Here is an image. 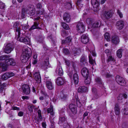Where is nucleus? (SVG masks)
<instances>
[{"instance_id": "28", "label": "nucleus", "mask_w": 128, "mask_h": 128, "mask_svg": "<svg viewBox=\"0 0 128 128\" xmlns=\"http://www.w3.org/2000/svg\"><path fill=\"white\" fill-rule=\"evenodd\" d=\"M84 84L86 85H89L90 82V78L89 76L84 77Z\"/></svg>"}, {"instance_id": "11", "label": "nucleus", "mask_w": 128, "mask_h": 128, "mask_svg": "<svg viewBox=\"0 0 128 128\" xmlns=\"http://www.w3.org/2000/svg\"><path fill=\"white\" fill-rule=\"evenodd\" d=\"M111 42L114 44H118L120 42L119 37L116 35L113 36L112 37Z\"/></svg>"}, {"instance_id": "21", "label": "nucleus", "mask_w": 128, "mask_h": 128, "mask_svg": "<svg viewBox=\"0 0 128 128\" xmlns=\"http://www.w3.org/2000/svg\"><path fill=\"white\" fill-rule=\"evenodd\" d=\"M63 18L66 22H69L70 20V14L68 13H65L63 15Z\"/></svg>"}, {"instance_id": "22", "label": "nucleus", "mask_w": 128, "mask_h": 128, "mask_svg": "<svg viewBox=\"0 0 128 128\" xmlns=\"http://www.w3.org/2000/svg\"><path fill=\"white\" fill-rule=\"evenodd\" d=\"M46 85L47 88L50 90H52L53 87L52 83L50 80H47L46 82Z\"/></svg>"}, {"instance_id": "23", "label": "nucleus", "mask_w": 128, "mask_h": 128, "mask_svg": "<svg viewBox=\"0 0 128 128\" xmlns=\"http://www.w3.org/2000/svg\"><path fill=\"white\" fill-rule=\"evenodd\" d=\"M87 90V88L84 86H80L78 89V92L83 93L86 92Z\"/></svg>"}, {"instance_id": "4", "label": "nucleus", "mask_w": 128, "mask_h": 128, "mask_svg": "<svg viewBox=\"0 0 128 128\" xmlns=\"http://www.w3.org/2000/svg\"><path fill=\"white\" fill-rule=\"evenodd\" d=\"M116 80L117 83L121 86H124L126 84V82L124 79L119 75L116 76Z\"/></svg>"}, {"instance_id": "1", "label": "nucleus", "mask_w": 128, "mask_h": 128, "mask_svg": "<svg viewBox=\"0 0 128 128\" xmlns=\"http://www.w3.org/2000/svg\"><path fill=\"white\" fill-rule=\"evenodd\" d=\"M32 51L29 48H26L23 50V52L20 57V59L22 62H26L28 59L30 58Z\"/></svg>"}, {"instance_id": "34", "label": "nucleus", "mask_w": 128, "mask_h": 128, "mask_svg": "<svg viewBox=\"0 0 128 128\" xmlns=\"http://www.w3.org/2000/svg\"><path fill=\"white\" fill-rule=\"evenodd\" d=\"M9 74L8 72L4 74L2 76V79L4 80H6L9 78Z\"/></svg>"}, {"instance_id": "33", "label": "nucleus", "mask_w": 128, "mask_h": 128, "mask_svg": "<svg viewBox=\"0 0 128 128\" xmlns=\"http://www.w3.org/2000/svg\"><path fill=\"white\" fill-rule=\"evenodd\" d=\"M65 7L68 9H69L72 7V4L70 2H67L64 4Z\"/></svg>"}, {"instance_id": "58", "label": "nucleus", "mask_w": 128, "mask_h": 128, "mask_svg": "<svg viewBox=\"0 0 128 128\" xmlns=\"http://www.w3.org/2000/svg\"><path fill=\"white\" fill-rule=\"evenodd\" d=\"M117 12L120 18H122L123 17V14L119 10H118Z\"/></svg>"}, {"instance_id": "46", "label": "nucleus", "mask_w": 128, "mask_h": 128, "mask_svg": "<svg viewBox=\"0 0 128 128\" xmlns=\"http://www.w3.org/2000/svg\"><path fill=\"white\" fill-rule=\"evenodd\" d=\"M39 10L38 11V14L40 15L43 14L44 12V9L42 8L41 9H39Z\"/></svg>"}, {"instance_id": "37", "label": "nucleus", "mask_w": 128, "mask_h": 128, "mask_svg": "<svg viewBox=\"0 0 128 128\" xmlns=\"http://www.w3.org/2000/svg\"><path fill=\"white\" fill-rule=\"evenodd\" d=\"M95 80L96 82H97L101 85L100 86H103V84H102L100 78L98 77L96 78Z\"/></svg>"}, {"instance_id": "15", "label": "nucleus", "mask_w": 128, "mask_h": 128, "mask_svg": "<svg viewBox=\"0 0 128 128\" xmlns=\"http://www.w3.org/2000/svg\"><path fill=\"white\" fill-rule=\"evenodd\" d=\"M103 16L106 19H108L112 16V14L110 11H106L103 14Z\"/></svg>"}, {"instance_id": "55", "label": "nucleus", "mask_w": 128, "mask_h": 128, "mask_svg": "<svg viewBox=\"0 0 128 128\" xmlns=\"http://www.w3.org/2000/svg\"><path fill=\"white\" fill-rule=\"evenodd\" d=\"M5 6L4 4L0 1V8L4 9Z\"/></svg>"}, {"instance_id": "18", "label": "nucleus", "mask_w": 128, "mask_h": 128, "mask_svg": "<svg viewBox=\"0 0 128 128\" xmlns=\"http://www.w3.org/2000/svg\"><path fill=\"white\" fill-rule=\"evenodd\" d=\"M56 71V73L60 76H62L63 75V71L60 64H58Z\"/></svg>"}, {"instance_id": "57", "label": "nucleus", "mask_w": 128, "mask_h": 128, "mask_svg": "<svg viewBox=\"0 0 128 128\" xmlns=\"http://www.w3.org/2000/svg\"><path fill=\"white\" fill-rule=\"evenodd\" d=\"M71 112L74 114H75L77 113V108L72 109L70 110Z\"/></svg>"}, {"instance_id": "20", "label": "nucleus", "mask_w": 128, "mask_h": 128, "mask_svg": "<svg viewBox=\"0 0 128 128\" xmlns=\"http://www.w3.org/2000/svg\"><path fill=\"white\" fill-rule=\"evenodd\" d=\"M81 72L82 74L84 77L89 76V72L87 68H83L82 69Z\"/></svg>"}, {"instance_id": "38", "label": "nucleus", "mask_w": 128, "mask_h": 128, "mask_svg": "<svg viewBox=\"0 0 128 128\" xmlns=\"http://www.w3.org/2000/svg\"><path fill=\"white\" fill-rule=\"evenodd\" d=\"M104 36L105 39L108 41L110 40V37L109 33L106 32L104 34Z\"/></svg>"}, {"instance_id": "19", "label": "nucleus", "mask_w": 128, "mask_h": 128, "mask_svg": "<svg viewBox=\"0 0 128 128\" xmlns=\"http://www.w3.org/2000/svg\"><path fill=\"white\" fill-rule=\"evenodd\" d=\"M28 11H27V14L30 16L34 15L35 12V10L33 8L30 7L28 8Z\"/></svg>"}, {"instance_id": "43", "label": "nucleus", "mask_w": 128, "mask_h": 128, "mask_svg": "<svg viewBox=\"0 0 128 128\" xmlns=\"http://www.w3.org/2000/svg\"><path fill=\"white\" fill-rule=\"evenodd\" d=\"M104 52L106 54L107 56L111 55V52L108 49H106L104 51Z\"/></svg>"}, {"instance_id": "12", "label": "nucleus", "mask_w": 128, "mask_h": 128, "mask_svg": "<svg viewBox=\"0 0 128 128\" xmlns=\"http://www.w3.org/2000/svg\"><path fill=\"white\" fill-rule=\"evenodd\" d=\"M91 3L93 7L96 8V10L98 11L99 10V2L96 0H91Z\"/></svg>"}, {"instance_id": "27", "label": "nucleus", "mask_w": 128, "mask_h": 128, "mask_svg": "<svg viewBox=\"0 0 128 128\" xmlns=\"http://www.w3.org/2000/svg\"><path fill=\"white\" fill-rule=\"evenodd\" d=\"M114 111L116 114V115H119L120 113V109L118 104H116L115 106Z\"/></svg>"}, {"instance_id": "32", "label": "nucleus", "mask_w": 128, "mask_h": 128, "mask_svg": "<svg viewBox=\"0 0 128 128\" xmlns=\"http://www.w3.org/2000/svg\"><path fill=\"white\" fill-rule=\"evenodd\" d=\"M47 112L48 114L50 113V115L53 116L54 114V112L53 111V110L52 107H50V108H48L47 110Z\"/></svg>"}, {"instance_id": "50", "label": "nucleus", "mask_w": 128, "mask_h": 128, "mask_svg": "<svg viewBox=\"0 0 128 128\" xmlns=\"http://www.w3.org/2000/svg\"><path fill=\"white\" fill-rule=\"evenodd\" d=\"M67 43H69L72 42V38L70 36H68L66 38V39Z\"/></svg>"}, {"instance_id": "39", "label": "nucleus", "mask_w": 128, "mask_h": 128, "mask_svg": "<svg viewBox=\"0 0 128 128\" xmlns=\"http://www.w3.org/2000/svg\"><path fill=\"white\" fill-rule=\"evenodd\" d=\"M28 108L30 112H33V109L34 108V106L33 104H29L28 105Z\"/></svg>"}, {"instance_id": "64", "label": "nucleus", "mask_w": 128, "mask_h": 128, "mask_svg": "<svg viewBox=\"0 0 128 128\" xmlns=\"http://www.w3.org/2000/svg\"><path fill=\"white\" fill-rule=\"evenodd\" d=\"M90 52L93 56H96V54L94 50H92Z\"/></svg>"}, {"instance_id": "24", "label": "nucleus", "mask_w": 128, "mask_h": 128, "mask_svg": "<svg viewBox=\"0 0 128 128\" xmlns=\"http://www.w3.org/2000/svg\"><path fill=\"white\" fill-rule=\"evenodd\" d=\"M38 21L34 22V25L32 26L29 29V30H34L36 28L39 29H40V28L38 27Z\"/></svg>"}, {"instance_id": "41", "label": "nucleus", "mask_w": 128, "mask_h": 128, "mask_svg": "<svg viewBox=\"0 0 128 128\" xmlns=\"http://www.w3.org/2000/svg\"><path fill=\"white\" fill-rule=\"evenodd\" d=\"M94 96L95 99H97L98 98L101 96L102 94H100L98 92H96V93L94 94Z\"/></svg>"}, {"instance_id": "40", "label": "nucleus", "mask_w": 128, "mask_h": 128, "mask_svg": "<svg viewBox=\"0 0 128 128\" xmlns=\"http://www.w3.org/2000/svg\"><path fill=\"white\" fill-rule=\"evenodd\" d=\"M80 62L83 63L84 64H85L86 63V60L85 57L83 56H82L81 57Z\"/></svg>"}, {"instance_id": "10", "label": "nucleus", "mask_w": 128, "mask_h": 128, "mask_svg": "<svg viewBox=\"0 0 128 128\" xmlns=\"http://www.w3.org/2000/svg\"><path fill=\"white\" fill-rule=\"evenodd\" d=\"M65 80L64 78L61 77H58L56 79V83L58 86H61L65 83Z\"/></svg>"}, {"instance_id": "7", "label": "nucleus", "mask_w": 128, "mask_h": 128, "mask_svg": "<svg viewBox=\"0 0 128 128\" xmlns=\"http://www.w3.org/2000/svg\"><path fill=\"white\" fill-rule=\"evenodd\" d=\"M76 30L79 32H82L85 31L84 26L82 22L78 23L76 26Z\"/></svg>"}, {"instance_id": "54", "label": "nucleus", "mask_w": 128, "mask_h": 128, "mask_svg": "<svg viewBox=\"0 0 128 128\" xmlns=\"http://www.w3.org/2000/svg\"><path fill=\"white\" fill-rule=\"evenodd\" d=\"M63 52L66 54H69L70 52L68 49L65 48L63 49Z\"/></svg>"}, {"instance_id": "6", "label": "nucleus", "mask_w": 128, "mask_h": 128, "mask_svg": "<svg viewBox=\"0 0 128 128\" xmlns=\"http://www.w3.org/2000/svg\"><path fill=\"white\" fill-rule=\"evenodd\" d=\"M64 112V110H62V113L61 111L60 112V117L59 120L58 121V124L60 126H62V124H64V123L66 122H67L66 118L64 116V114L63 116H62V114H63Z\"/></svg>"}, {"instance_id": "52", "label": "nucleus", "mask_w": 128, "mask_h": 128, "mask_svg": "<svg viewBox=\"0 0 128 128\" xmlns=\"http://www.w3.org/2000/svg\"><path fill=\"white\" fill-rule=\"evenodd\" d=\"M61 34L62 36L64 37L68 35V33L65 30H64L62 32Z\"/></svg>"}, {"instance_id": "3", "label": "nucleus", "mask_w": 128, "mask_h": 128, "mask_svg": "<svg viewBox=\"0 0 128 128\" xmlns=\"http://www.w3.org/2000/svg\"><path fill=\"white\" fill-rule=\"evenodd\" d=\"M13 28L16 32V34L18 36V37H20V26L19 22H14L13 24Z\"/></svg>"}, {"instance_id": "8", "label": "nucleus", "mask_w": 128, "mask_h": 128, "mask_svg": "<svg viewBox=\"0 0 128 128\" xmlns=\"http://www.w3.org/2000/svg\"><path fill=\"white\" fill-rule=\"evenodd\" d=\"M19 40L26 44H29L30 43V38L27 36H23L20 37L19 39Z\"/></svg>"}, {"instance_id": "42", "label": "nucleus", "mask_w": 128, "mask_h": 128, "mask_svg": "<svg viewBox=\"0 0 128 128\" xmlns=\"http://www.w3.org/2000/svg\"><path fill=\"white\" fill-rule=\"evenodd\" d=\"M69 108L70 110L72 109L77 108L76 105L75 104H71L69 105Z\"/></svg>"}, {"instance_id": "13", "label": "nucleus", "mask_w": 128, "mask_h": 128, "mask_svg": "<svg viewBox=\"0 0 128 128\" xmlns=\"http://www.w3.org/2000/svg\"><path fill=\"white\" fill-rule=\"evenodd\" d=\"M34 77L36 82L38 83H40L41 82V78L40 74L39 72H35L33 75Z\"/></svg>"}, {"instance_id": "60", "label": "nucleus", "mask_w": 128, "mask_h": 128, "mask_svg": "<svg viewBox=\"0 0 128 128\" xmlns=\"http://www.w3.org/2000/svg\"><path fill=\"white\" fill-rule=\"evenodd\" d=\"M1 86V81L0 80V92H2L3 90L4 89V86Z\"/></svg>"}, {"instance_id": "2", "label": "nucleus", "mask_w": 128, "mask_h": 128, "mask_svg": "<svg viewBox=\"0 0 128 128\" xmlns=\"http://www.w3.org/2000/svg\"><path fill=\"white\" fill-rule=\"evenodd\" d=\"M16 64V62L14 59L10 58L6 60L5 63L3 62L0 63V67L2 68L3 71H5L7 70L8 66H14Z\"/></svg>"}, {"instance_id": "9", "label": "nucleus", "mask_w": 128, "mask_h": 128, "mask_svg": "<svg viewBox=\"0 0 128 128\" xmlns=\"http://www.w3.org/2000/svg\"><path fill=\"white\" fill-rule=\"evenodd\" d=\"M22 89L23 92L26 94H29L30 92V88L27 84H23L22 87Z\"/></svg>"}, {"instance_id": "51", "label": "nucleus", "mask_w": 128, "mask_h": 128, "mask_svg": "<svg viewBox=\"0 0 128 128\" xmlns=\"http://www.w3.org/2000/svg\"><path fill=\"white\" fill-rule=\"evenodd\" d=\"M7 58V56L2 55L0 56V60H5Z\"/></svg>"}, {"instance_id": "45", "label": "nucleus", "mask_w": 128, "mask_h": 128, "mask_svg": "<svg viewBox=\"0 0 128 128\" xmlns=\"http://www.w3.org/2000/svg\"><path fill=\"white\" fill-rule=\"evenodd\" d=\"M123 114L125 115H127L128 114V108H124L123 110Z\"/></svg>"}, {"instance_id": "48", "label": "nucleus", "mask_w": 128, "mask_h": 128, "mask_svg": "<svg viewBox=\"0 0 128 128\" xmlns=\"http://www.w3.org/2000/svg\"><path fill=\"white\" fill-rule=\"evenodd\" d=\"M76 101L77 106L80 108L82 106V104L80 102L79 100L77 98H76Z\"/></svg>"}, {"instance_id": "61", "label": "nucleus", "mask_w": 128, "mask_h": 128, "mask_svg": "<svg viewBox=\"0 0 128 128\" xmlns=\"http://www.w3.org/2000/svg\"><path fill=\"white\" fill-rule=\"evenodd\" d=\"M86 22L88 24H90L92 23V21L90 18H88L86 20Z\"/></svg>"}, {"instance_id": "30", "label": "nucleus", "mask_w": 128, "mask_h": 128, "mask_svg": "<svg viewBox=\"0 0 128 128\" xmlns=\"http://www.w3.org/2000/svg\"><path fill=\"white\" fill-rule=\"evenodd\" d=\"M123 51V50L121 48L118 49L116 52V55L119 58H120L122 56V51Z\"/></svg>"}, {"instance_id": "26", "label": "nucleus", "mask_w": 128, "mask_h": 128, "mask_svg": "<svg viewBox=\"0 0 128 128\" xmlns=\"http://www.w3.org/2000/svg\"><path fill=\"white\" fill-rule=\"evenodd\" d=\"M127 98V94H120L118 96V101L119 100H122L123 98L125 99Z\"/></svg>"}, {"instance_id": "16", "label": "nucleus", "mask_w": 128, "mask_h": 128, "mask_svg": "<svg viewBox=\"0 0 128 128\" xmlns=\"http://www.w3.org/2000/svg\"><path fill=\"white\" fill-rule=\"evenodd\" d=\"M48 59L49 58L48 57L45 60L42 66V68L45 70H46L48 68L50 67L49 65Z\"/></svg>"}, {"instance_id": "17", "label": "nucleus", "mask_w": 128, "mask_h": 128, "mask_svg": "<svg viewBox=\"0 0 128 128\" xmlns=\"http://www.w3.org/2000/svg\"><path fill=\"white\" fill-rule=\"evenodd\" d=\"M116 25L118 29L121 30L124 26V22L122 20L118 21L116 23Z\"/></svg>"}, {"instance_id": "35", "label": "nucleus", "mask_w": 128, "mask_h": 128, "mask_svg": "<svg viewBox=\"0 0 128 128\" xmlns=\"http://www.w3.org/2000/svg\"><path fill=\"white\" fill-rule=\"evenodd\" d=\"M89 62L91 64L93 65H94V64H96L94 59H93L92 58V57L90 56H89Z\"/></svg>"}, {"instance_id": "29", "label": "nucleus", "mask_w": 128, "mask_h": 128, "mask_svg": "<svg viewBox=\"0 0 128 128\" xmlns=\"http://www.w3.org/2000/svg\"><path fill=\"white\" fill-rule=\"evenodd\" d=\"M107 57L106 61L108 63L110 62H114L115 61L114 58L112 57L111 55L108 56Z\"/></svg>"}, {"instance_id": "36", "label": "nucleus", "mask_w": 128, "mask_h": 128, "mask_svg": "<svg viewBox=\"0 0 128 128\" xmlns=\"http://www.w3.org/2000/svg\"><path fill=\"white\" fill-rule=\"evenodd\" d=\"M61 25L63 28L65 29L68 30L69 29L68 26L65 22H62Z\"/></svg>"}, {"instance_id": "14", "label": "nucleus", "mask_w": 128, "mask_h": 128, "mask_svg": "<svg viewBox=\"0 0 128 128\" xmlns=\"http://www.w3.org/2000/svg\"><path fill=\"white\" fill-rule=\"evenodd\" d=\"M88 36V35L87 34H84L82 36L81 40L82 43L86 44L89 42V40Z\"/></svg>"}, {"instance_id": "49", "label": "nucleus", "mask_w": 128, "mask_h": 128, "mask_svg": "<svg viewBox=\"0 0 128 128\" xmlns=\"http://www.w3.org/2000/svg\"><path fill=\"white\" fill-rule=\"evenodd\" d=\"M60 97L63 100H64L66 99L67 97V96L62 93L60 95Z\"/></svg>"}, {"instance_id": "25", "label": "nucleus", "mask_w": 128, "mask_h": 128, "mask_svg": "<svg viewBox=\"0 0 128 128\" xmlns=\"http://www.w3.org/2000/svg\"><path fill=\"white\" fill-rule=\"evenodd\" d=\"M73 79L74 83L75 84H77L78 82V74L75 73L73 75Z\"/></svg>"}, {"instance_id": "53", "label": "nucleus", "mask_w": 128, "mask_h": 128, "mask_svg": "<svg viewBox=\"0 0 128 128\" xmlns=\"http://www.w3.org/2000/svg\"><path fill=\"white\" fill-rule=\"evenodd\" d=\"M36 6L37 8L38 9H40L42 8V6L41 3H39L37 4L36 5Z\"/></svg>"}, {"instance_id": "59", "label": "nucleus", "mask_w": 128, "mask_h": 128, "mask_svg": "<svg viewBox=\"0 0 128 128\" xmlns=\"http://www.w3.org/2000/svg\"><path fill=\"white\" fill-rule=\"evenodd\" d=\"M38 119H37V121L38 122L42 121V118L41 115H38Z\"/></svg>"}, {"instance_id": "47", "label": "nucleus", "mask_w": 128, "mask_h": 128, "mask_svg": "<svg viewBox=\"0 0 128 128\" xmlns=\"http://www.w3.org/2000/svg\"><path fill=\"white\" fill-rule=\"evenodd\" d=\"M73 74V71L72 70V68H70L69 70V72L68 74L71 78H72V75Z\"/></svg>"}, {"instance_id": "44", "label": "nucleus", "mask_w": 128, "mask_h": 128, "mask_svg": "<svg viewBox=\"0 0 128 128\" xmlns=\"http://www.w3.org/2000/svg\"><path fill=\"white\" fill-rule=\"evenodd\" d=\"M64 127V128H70V126L67 122L64 123L62 126Z\"/></svg>"}, {"instance_id": "5", "label": "nucleus", "mask_w": 128, "mask_h": 128, "mask_svg": "<svg viewBox=\"0 0 128 128\" xmlns=\"http://www.w3.org/2000/svg\"><path fill=\"white\" fill-rule=\"evenodd\" d=\"M14 48L13 44L10 43L8 44L5 46L4 51L6 53L9 54L13 50Z\"/></svg>"}, {"instance_id": "63", "label": "nucleus", "mask_w": 128, "mask_h": 128, "mask_svg": "<svg viewBox=\"0 0 128 128\" xmlns=\"http://www.w3.org/2000/svg\"><path fill=\"white\" fill-rule=\"evenodd\" d=\"M8 74H9V78L12 77V76H14L15 75V74L14 73H13L12 72H8Z\"/></svg>"}, {"instance_id": "56", "label": "nucleus", "mask_w": 128, "mask_h": 128, "mask_svg": "<svg viewBox=\"0 0 128 128\" xmlns=\"http://www.w3.org/2000/svg\"><path fill=\"white\" fill-rule=\"evenodd\" d=\"M28 8H23L22 10V12L23 14H24L26 13L27 14V11H28Z\"/></svg>"}, {"instance_id": "31", "label": "nucleus", "mask_w": 128, "mask_h": 128, "mask_svg": "<svg viewBox=\"0 0 128 128\" xmlns=\"http://www.w3.org/2000/svg\"><path fill=\"white\" fill-rule=\"evenodd\" d=\"M101 24V22L100 21L96 22L93 24H92V27L93 28H96L99 26Z\"/></svg>"}, {"instance_id": "62", "label": "nucleus", "mask_w": 128, "mask_h": 128, "mask_svg": "<svg viewBox=\"0 0 128 128\" xmlns=\"http://www.w3.org/2000/svg\"><path fill=\"white\" fill-rule=\"evenodd\" d=\"M92 90L93 94H94L98 92L97 91L96 89L94 87L92 88Z\"/></svg>"}]
</instances>
